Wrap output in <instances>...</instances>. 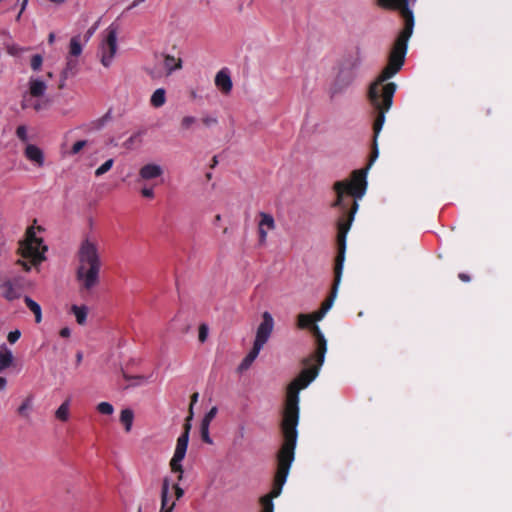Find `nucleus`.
Returning <instances> with one entry per match:
<instances>
[{
	"label": "nucleus",
	"instance_id": "obj_44",
	"mask_svg": "<svg viewBox=\"0 0 512 512\" xmlns=\"http://www.w3.org/2000/svg\"><path fill=\"white\" fill-rule=\"evenodd\" d=\"M141 195L145 198H154V190L152 188L144 187L141 189Z\"/></svg>",
	"mask_w": 512,
	"mask_h": 512
},
{
	"label": "nucleus",
	"instance_id": "obj_30",
	"mask_svg": "<svg viewBox=\"0 0 512 512\" xmlns=\"http://www.w3.org/2000/svg\"><path fill=\"white\" fill-rule=\"evenodd\" d=\"M113 163H114L113 159H108L100 167H98L96 169L95 175L98 177V176H101V175L105 174L106 172H108L112 168Z\"/></svg>",
	"mask_w": 512,
	"mask_h": 512
},
{
	"label": "nucleus",
	"instance_id": "obj_60",
	"mask_svg": "<svg viewBox=\"0 0 512 512\" xmlns=\"http://www.w3.org/2000/svg\"><path fill=\"white\" fill-rule=\"evenodd\" d=\"M138 512H141V508L138 509Z\"/></svg>",
	"mask_w": 512,
	"mask_h": 512
},
{
	"label": "nucleus",
	"instance_id": "obj_17",
	"mask_svg": "<svg viewBox=\"0 0 512 512\" xmlns=\"http://www.w3.org/2000/svg\"><path fill=\"white\" fill-rule=\"evenodd\" d=\"M169 480L165 478L161 489V509L160 512H173L175 503L168 504Z\"/></svg>",
	"mask_w": 512,
	"mask_h": 512
},
{
	"label": "nucleus",
	"instance_id": "obj_7",
	"mask_svg": "<svg viewBox=\"0 0 512 512\" xmlns=\"http://www.w3.org/2000/svg\"><path fill=\"white\" fill-rule=\"evenodd\" d=\"M183 433L178 437L176 448L174 451V455L170 461V467L172 472H178V481H181L183 478V467L182 460L185 458L188 442H189V433L191 430V423L185 421L183 425Z\"/></svg>",
	"mask_w": 512,
	"mask_h": 512
},
{
	"label": "nucleus",
	"instance_id": "obj_43",
	"mask_svg": "<svg viewBox=\"0 0 512 512\" xmlns=\"http://www.w3.org/2000/svg\"><path fill=\"white\" fill-rule=\"evenodd\" d=\"M21 51H22V48H20L17 45H10L7 47L8 54H10L12 56L18 55Z\"/></svg>",
	"mask_w": 512,
	"mask_h": 512
},
{
	"label": "nucleus",
	"instance_id": "obj_5",
	"mask_svg": "<svg viewBox=\"0 0 512 512\" xmlns=\"http://www.w3.org/2000/svg\"><path fill=\"white\" fill-rule=\"evenodd\" d=\"M47 247L43 244L42 238L36 236L32 227L28 228L25 240L19 243L18 252L22 259L17 263L25 271H30L32 266H37L45 260L44 253Z\"/></svg>",
	"mask_w": 512,
	"mask_h": 512
},
{
	"label": "nucleus",
	"instance_id": "obj_1",
	"mask_svg": "<svg viewBox=\"0 0 512 512\" xmlns=\"http://www.w3.org/2000/svg\"><path fill=\"white\" fill-rule=\"evenodd\" d=\"M297 325L300 329L309 328L312 331L316 341V350L313 355L303 360L306 367L287 386L280 425L282 443L276 454V471L271 491L258 499V503L262 507L261 512H274L273 499L281 494L286 483L291 465L295 459L298 438L297 426L299 423V392L318 376L327 351V341L320 328L314 324L310 314H299Z\"/></svg>",
	"mask_w": 512,
	"mask_h": 512
},
{
	"label": "nucleus",
	"instance_id": "obj_27",
	"mask_svg": "<svg viewBox=\"0 0 512 512\" xmlns=\"http://www.w3.org/2000/svg\"><path fill=\"white\" fill-rule=\"evenodd\" d=\"M82 53V45L79 36L72 37L69 46V55L77 57Z\"/></svg>",
	"mask_w": 512,
	"mask_h": 512
},
{
	"label": "nucleus",
	"instance_id": "obj_8",
	"mask_svg": "<svg viewBox=\"0 0 512 512\" xmlns=\"http://www.w3.org/2000/svg\"><path fill=\"white\" fill-rule=\"evenodd\" d=\"M274 329V319L269 312L262 314V322L258 325V353L268 342Z\"/></svg>",
	"mask_w": 512,
	"mask_h": 512
},
{
	"label": "nucleus",
	"instance_id": "obj_21",
	"mask_svg": "<svg viewBox=\"0 0 512 512\" xmlns=\"http://www.w3.org/2000/svg\"><path fill=\"white\" fill-rule=\"evenodd\" d=\"M32 406H33V396L29 395L23 400L21 405L18 407V409H17L18 415L21 416L22 418L29 419L30 410L32 409Z\"/></svg>",
	"mask_w": 512,
	"mask_h": 512
},
{
	"label": "nucleus",
	"instance_id": "obj_4",
	"mask_svg": "<svg viewBox=\"0 0 512 512\" xmlns=\"http://www.w3.org/2000/svg\"><path fill=\"white\" fill-rule=\"evenodd\" d=\"M76 257L78 261L76 279L80 291L88 292L100 282L102 262L98 240L94 237H85L80 242Z\"/></svg>",
	"mask_w": 512,
	"mask_h": 512
},
{
	"label": "nucleus",
	"instance_id": "obj_51",
	"mask_svg": "<svg viewBox=\"0 0 512 512\" xmlns=\"http://www.w3.org/2000/svg\"><path fill=\"white\" fill-rule=\"evenodd\" d=\"M7 381L4 377H0V391L4 390L6 387Z\"/></svg>",
	"mask_w": 512,
	"mask_h": 512
},
{
	"label": "nucleus",
	"instance_id": "obj_59",
	"mask_svg": "<svg viewBox=\"0 0 512 512\" xmlns=\"http://www.w3.org/2000/svg\"><path fill=\"white\" fill-rule=\"evenodd\" d=\"M206 177H207L208 180L211 179V173H207Z\"/></svg>",
	"mask_w": 512,
	"mask_h": 512
},
{
	"label": "nucleus",
	"instance_id": "obj_3",
	"mask_svg": "<svg viewBox=\"0 0 512 512\" xmlns=\"http://www.w3.org/2000/svg\"><path fill=\"white\" fill-rule=\"evenodd\" d=\"M414 25L403 26L398 33L388 55V62L377 78L370 84L368 100L376 116L373 122V146L366 172L379 154L377 139L385 123V115L390 110L397 89L394 82H388L403 67L408 50V41L413 34Z\"/></svg>",
	"mask_w": 512,
	"mask_h": 512
},
{
	"label": "nucleus",
	"instance_id": "obj_55",
	"mask_svg": "<svg viewBox=\"0 0 512 512\" xmlns=\"http://www.w3.org/2000/svg\"><path fill=\"white\" fill-rule=\"evenodd\" d=\"M82 360V354L79 352L77 353V361L80 362Z\"/></svg>",
	"mask_w": 512,
	"mask_h": 512
},
{
	"label": "nucleus",
	"instance_id": "obj_29",
	"mask_svg": "<svg viewBox=\"0 0 512 512\" xmlns=\"http://www.w3.org/2000/svg\"><path fill=\"white\" fill-rule=\"evenodd\" d=\"M97 411L104 415H111L114 412V407L108 402H100L97 405Z\"/></svg>",
	"mask_w": 512,
	"mask_h": 512
},
{
	"label": "nucleus",
	"instance_id": "obj_57",
	"mask_svg": "<svg viewBox=\"0 0 512 512\" xmlns=\"http://www.w3.org/2000/svg\"><path fill=\"white\" fill-rule=\"evenodd\" d=\"M220 220H221V216H220L219 214H218V215H216V216H215V221H216V222H218V221H220Z\"/></svg>",
	"mask_w": 512,
	"mask_h": 512
},
{
	"label": "nucleus",
	"instance_id": "obj_50",
	"mask_svg": "<svg viewBox=\"0 0 512 512\" xmlns=\"http://www.w3.org/2000/svg\"><path fill=\"white\" fill-rule=\"evenodd\" d=\"M458 277L463 282H469L470 281V276L468 274H466V273H459Z\"/></svg>",
	"mask_w": 512,
	"mask_h": 512
},
{
	"label": "nucleus",
	"instance_id": "obj_11",
	"mask_svg": "<svg viewBox=\"0 0 512 512\" xmlns=\"http://www.w3.org/2000/svg\"><path fill=\"white\" fill-rule=\"evenodd\" d=\"M215 85L223 94L231 92L233 85L230 77V71L227 68L221 69L216 74Z\"/></svg>",
	"mask_w": 512,
	"mask_h": 512
},
{
	"label": "nucleus",
	"instance_id": "obj_14",
	"mask_svg": "<svg viewBox=\"0 0 512 512\" xmlns=\"http://www.w3.org/2000/svg\"><path fill=\"white\" fill-rule=\"evenodd\" d=\"M162 174V167L154 163L146 164L139 170V176L142 180H152L160 177Z\"/></svg>",
	"mask_w": 512,
	"mask_h": 512
},
{
	"label": "nucleus",
	"instance_id": "obj_16",
	"mask_svg": "<svg viewBox=\"0 0 512 512\" xmlns=\"http://www.w3.org/2000/svg\"><path fill=\"white\" fill-rule=\"evenodd\" d=\"M256 359V338L252 343V347L246 357L242 360L239 366L236 369L238 374H243L246 372L253 364Z\"/></svg>",
	"mask_w": 512,
	"mask_h": 512
},
{
	"label": "nucleus",
	"instance_id": "obj_58",
	"mask_svg": "<svg viewBox=\"0 0 512 512\" xmlns=\"http://www.w3.org/2000/svg\"><path fill=\"white\" fill-rule=\"evenodd\" d=\"M149 74H150L153 78L157 77V75H156L153 71H149Z\"/></svg>",
	"mask_w": 512,
	"mask_h": 512
},
{
	"label": "nucleus",
	"instance_id": "obj_41",
	"mask_svg": "<svg viewBox=\"0 0 512 512\" xmlns=\"http://www.w3.org/2000/svg\"><path fill=\"white\" fill-rule=\"evenodd\" d=\"M20 336H21L20 331L19 330H14V331L9 332V334L7 336V340L11 344H13V343H15L16 341L19 340Z\"/></svg>",
	"mask_w": 512,
	"mask_h": 512
},
{
	"label": "nucleus",
	"instance_id": "obj_39",
	"mask_svg": "<svg viewBox=\"0 0 512 512\" xmlns=\"http://www.w3.org/2000/svg\"><path fill=\"white\" fill-rule=\"evenodd\" d=\"M86 144H87V141H85V140H80V141L75 142L71 148L70 153L72 155L78 154L86 146Z\"/></svg>",
	"mask_w": 512,
	"mask_h": 512
},
{
	"label": "nucleus",
	"instance_id": "obj_36",
	"mask_svg": "<svg viewBox=\"0 0 512 512\" xmlns=\"http://www.w3.org/2000/svg\"><path fill=\"white\" fill-rule=\"evenodd\" d=\"M198 397H199V394L197 392H195L191 395V402H190V406H189V415L187 416V418L185 420L187 422H191V420L193 418V406H194V404L197 403Z\"/></svg>",
	"mask_w": 512,
	"mask_h": 512
},
{
	"label": "nucleus",
	"instance_id": "obj_34",
	"mask_svg": "<svg viewBox=\"0 0 512 512\" xmlns=\"http://www.w3.org/2000/svg\"><path fill=\"white\" fill-rule=\"evenodd\" d=\"M217 414V408L216 407H212L204 416V418L202 419V422L201 424H206V425H210L211 421L215 418Z\"/></svg>",
	"mask_w": 512,
	"mask_h": 512
},
{
	"label": "nucleus",
	"instance_id": "obj_31",
	"mask_svg": "<svg viewBox=\"0 0 512 512\" xmlns=\"http://www.w3.org/2000/svg\"><path fill=\"white\" fill-rule=\"evenodd\" d=\"M200 433H201V439L203 442H205L207 444L213 443L212 439L209 436V425L201 424Z\"/></svg>",
	"mask_w": 512,
	"mask_h": 512
},
{
	"label": "nucleus",
	"instance_id": "obj_10",
	"mask_svg": "<svg viewBox=\"0 0 512 512\" xmlns=\"http://www.w3.org/2000/svg\"><path fill=\"white\" fill-rule=\"evenodd\" d=\"M260 221L258 222V244L266 241L267 231L275 229L274 218L266 213H260Z\"/></svg>",
	"mask_w": 512,
	"mask_h": 512
},
{
	"label": "nucleus",
	"instance_id": "obj_25",
	"mask_svg": "<svg viewBox=\"0 0 512 512\" xmlns=\"http://www.w3.org/2000/svg\"><path fill=\"white\" fill-rule=\"evenodd\" d=\"M134 414L131 409H124L120 414V421L125 426L126 432L131 430L133 424Z\"/></svg>",
	"mask_w": 512,
	"mask_h": 512
},
{
	"label": "nucleus",
	"instance_id": "obj_13",
	"mask_svg": "<svg viewBox=\"0 0 512 512\" xmlns=\"http://www.w3.org/2000/svg\"><path fill=\"white\" fill-rule=\"evenodd\" d=\"M25 157L35 163L37 166L42 167L44 165V154L43 151L34 144H28L24 150Z\"/></svg>",
	"mask_w": 512,
	"mask_h": 512
},
{
	"label": "nucleus",
	"instance_id": "obj_18",
	"mask_svg": "<svg viewBox=\"0 0 512 512\" xmlns=\"http://www.w3.org/2000/svg\"><path fill=\"white\" fill-rule=\"evenodd\" d=\"M163 65L166 70L167 75H170L175 70H179L182 68V60L181 58H176L172 55H164Z\"/></svg>",
	"mask_w": 512,
	"mask_h": 512
},
{
	"label": "nucleus",
	"instance_id": "obj_2",
	"mask_svg": "<svg viewBox=\"0 0 512 512\" xmlns=\"http://www.w3.org/2000/svg\"><path fill=\"white\" fill-rule=\"evenodd\" d=\"M366 189V169L354 170L351 173L350 179L336 181L333 184L336 198L330 206L332 208H339L342 214L337 220L336 242L338 252L335 258L334 282L329 296L322 302L320 307L326 313L331 309L337 296L345 260L346 237L359 207L357 200L364 196Z\"/></svg>",
	"mask_w": 512,
	"mask_h": 512
},
{
	"label": "nucleus",
	"instance_id": "obj_9",
	"mask_svg": "<svg viewBox=\"0 0 512 512\" xmlns=\"http://www.w3.org/2000/svg\"><path fill=\"white\" fill-rule=\"evenodd\" d=\"M0 290L1 295L8 301L19 299L23 291L22 279L6 280L0 285Z\"/></svg>",
	"mask_w": 512,
	"mask_h": 512
},
{
	"label": "nucleus",
	"instance_id": "obj_15",
	"mask_svg": "<svg viewBox=\"0 0 512 512\" xmlns=\"http://www.w3.org/2000/svg\"><path fill=\"white\" fill-rule=\"evenodd\" d=\"M47 86L44 81L31 78L29 80V91L26 93L29 97L39 98L44 95Z\"/></svg>",
	"mask_w": 512,
	"mask_h": 512
},
{
	"label": "nucleus",
	"instance_id": "obj_24",
	"mask_svg": "<svg viewBox=\"0 0 512 512\" xmlns=\"http://www.w3.org/2000/svg\"><path fill=\"white\" fill-rule=\"evenodd\" d=\"M69 410L70 399H66L56 410L55 417L62 422H66L69 419Z\"/></svg>",
	"mask_w": 512,
	"mask_h": 512
},
{
	"label": "nucleus",
	"instance_id": "obj_19",
	"mask_svg": "<svg viewBox=\"0 0 512 512\" xmlns=\"http://www.w3.org/2000/svg\"><path fill=\"white\" fill-rule=\"evenodd\" d=\"M166 103V91L163 88L156 89L151 98H150V104L154 108H160Z\"/></svg>",
	"mask_w": 512,
	"mask_h": 512
},
{
	"label": "nucleus",
	"instance_id": "obj_22",
	"mask_svg": "<svg viewBox=\"0 0 512 512\" xmlns=\"http://www.w3.org/2000/svg\"><path fill=\"white\" fill-rule=\"evenodd\" d=\"M24 302L26 306L33 312L35 316V322L40 323L42 321V311L40 305L29 296L24 297Z\"/></svg>",
	"mask_w": 512,
	"mask_h": 512
},
{
	"label": "nucleus",
	"instance_id": "obj_40",
	"mask_svg": "<svg viewBox=\"0 0 512 512\" xmlns=\"http://www.w3.org/2000/svg\"><path fill=\"white\" fill-rule=\"evenodd\" d=\"M202 123L206 127H211V126L216 125L218 123V120H217V118L212 117V116H205L202 118Z\"/></svg>",
	"mask_w": 512,
	"mask_h": 512
},
{
	"label": "nucleus",
	"instance_id": "obj_56",
	"mask_svg": "<svg viewBox=\"0 0 512 512\" xmlns=\"http://www.w3.org/2000/svg\"><path fill=\"white\" fill-rule=\"evenodd\" d=\"M53 3H63L65 0H50Z\"/></svg>",
	"mask_w": 512,
	"mask_h": 512
},
{
	"label": "nucleus",
	"instance_id": "obj_28",
	"mask_svg": "<svg viewBox=\"0 0 512 512\" xmlns=\"http://www.w3.org/2000/svg\"><path fill=\"white\" fill-rule=\"evenodd\" d=\"M350 68H358L362 62L361 50L360 48L356 49V53L354 56H350L346 59Z\"/></svg>",
	"mask_w": 512,
	"mask_h": 512
},
{
	"label": "nucleus",
	"instance_id": "obj_45",
	"mask_svg": "<svg viewBox=\"0 0 512 512\" xmlns=\"http://www.w3.org/2000/svg\"><path fill=\"white\" fill-rule=\"evenodd\" d=\"M173 489H174L175 497L177 500H179L180 498L183 497L184 490L178 484H174Z\"/></svg>",
	"mask_w": 512,
	"mask_h": 512
},
{
	"label": "nucleus",
	"instance_id": "obj_53",
	"mask_svg": "<svg viewBox=\"0 0 512 512\" xmlns=\"http://www.w3.org/2000/svg\"><path fill=\"white\" fill-rule=\"evenodd\" d=\"M54 39H55L54 33H50L48 36L49 43L52 44L54 42Z\"/></svg>",
	"mask_w": 512,
	"mask_h": 512
},
{
	"label": "nucleus",
	"instance_id": "obj_38",
	"mask_svg": "<svg viewBox=\"0 0 512 512\" xmlns=\"http://www.w3.org/2000/svg\"><path fill=\"white\" fill-rule=\"evenodd\" d=\"M73 66V62L71 60H68L66 69L61 74V81L59 84V88L62 89L65 86V81L68 78V70L71 69Z\"/></svg>",
	"mask_w": 512,
	"mask_h": 512
},
{
	"label": "nucleus",
	"instance_id": "obj_6",
	"mask_svg": "<svg viewBox=\"0 0 512 512\" xmlns=\"http://www.w3.org/2000/svg\"><path fill=\"white\" fill-rule=\"evenodd\" d=\"M104 34V38L99 46L98 55L100 57L101 64L104 67L108 68L111 66L118 49V28L115 25L111 24L106 28Z\"/></svg>",
	"mask_w": 512,
	"mask_h": 512
},
{
	"label": "nucleus",
	"instance_id": "obj_20",
	"mask_svg": "<svg viewBox=\"0 0 512 512\" xmlns=\"http://www.w3.org/2000/svg\"><path fill=\"white\" fill-rule=\"evenodd\" d=\"M13 362L12 352L5 346L0 347V371L11 366Z\"/></svg>",
	"mask_w": 512,
	"mask_h": 512
},
{
	"label": "nucleus",
	"instance_id": "obj_12",
	"mask_svg": "<svg viewBox=\"0 0 512 512\" xmlns=\"http://www.w3.org/2000/svg\"><path fill=\"white\" fill-rule=\"evenodd\" d=\"M33 98L34 97H29L27 94H24L21 101V108H32L36 112H40L42 110H47L51 105V101L49 99L33 100Z\"/></svg>",
	"mask_w": 512,
	"mask_h": 512
},
{
	"label": "nucleus",
	"instance_id": "obj_48",
	"mask_svg": "<svg viewBox=\"0 0 512 512\" xmlns=\"http://www.w3.org/2000/svg\"><path fill=\"white\" fill-rule=\"evenodd\" d=\"M143 2H145V0H133L132 3L127 7V10H131V9L139 6Z\"/></svg>",
	"mask_w": 512,
	"mask_h": 512
},
{
	"label": "nucleus",
	"instance_id": "obj_35",
	"mask_svg": "<svg viewBox=\"0 0 512 512\" xmlns=\"http://www.w3.org/2000/svg\"><path fill=\"white\" fill-rule=\"evenodd\" d=\"M196 121H197V120H196V118H195V117H193V116H185V117H183V118H182V120H181V127H182V129H184V130H188V129H190V128H191V126H192L193 124H195V123H196Z\"/></svg>",
	"mask_w": 512,
	"mask_h": 512
},
{
	"label": "nucleus",
	"instance_id": "obj_46",
	"mask_svg": "<svg viewBox=\"0 0 512 512\" xmlns=\"http://www.w3.org/2000/svg\"><path fill=\"white\" fill-rule=\"evenodd\" d=\"M123 377L127 381H131V380L144 381L145 380L144 376H140V375H138V376H130V375L126 374L125 372H123Z\"/></svg>",
	"mask_w": 512,
	"mask_h": 512
},
{
	"label": "nucleus",
	"instance_id": "obj_37",
	"mask_svg": "<svg viewBox=\"0 0 512 512\" xmlns=\"http://www.w3.org/2000/svg\"><path fill=\"white\" fill-rule=\"evenodd\" d=\"M42 63H43V58L41 55L39 54H36L34 55L32 58H31V68L34 70V71H37L41 68L42 66Z\"/></svg>",
	"mask_w": 512,
	"mask_h": 512
},
{
	"label": "nucleus",
	"instance_id": "obj_32",
	"mask_svg": "<svg viewBox=\"0 0 512 512\" xmlns=\"http://www.w3.org/2000/svg\"><path fill=\"white\" fill-rule=\"evenodd\" d=\"M16 136L19 138L22 142L28 141V135H27V127L25 125H20L16 129Z\"/></svg>",
	"mask_w": 512,
	"mask_h": 512
},
{
	"label": "nucleus",
	"instance_id": "obj_42",
	"mask_svg": "<svg viewBox=\"0 0 512 512\" xmlns=\"http://www.w3.org/2000/svg\"><path fill=\"white\" fill-rule=\"evenodd\" d=\"M313 318V322L314 324L317 322V321H320L323 319V317L326 315V312H324L322 309H319L313 313L310 314Z\"/></svg>",
	"mask_w": 512,
	"mask_h": 512
},
{
	"label": "nucleus",
	"instance_id": "obj_47",
	"mask_svg": "<svg viewBox=\"0 0 512 512\" xmlns=\"http://www.w3.org/2000/svg\"><path fill=\"white\" fill-rule=\"evenodd\" d=\"M59 335L63 338H68L71 335V331L68 327H64L60 330Z\"/></svg>",
	"mask_w": 512,
	"mask_h": 512
},
{
	"label": "nucleus",
	"instance_id": "obj_23",
	"mask_svg": "<svg viewBox=\"0 0 512 512\" xmlns=\"http://www.w3.org/2000/svg\"><path fill=\"white\" fill-rule=\"evenodd\" d=\"M71 311L75 315L76 321L79 325H84L86 323L88 308L85 305H72Z\"/></svg>",
	"mask_w": 512,
	"mask_h": 512
},
{
	"label": "nucleus",
	"instance_id": "obj_26",
	"mask_svg": "<svg viewBox=\"0 0 512 512\" xmlns=\"http://www.w3.org/2000/svg\"><path fill=\"white\" fill-rule=\"evenodd\" d=\"M146 133V130H139L135 133H133L125 142H124V146L127 148V149H131L133 148V146L135 144H140L141 143V138L142 136Z\"/></svg>",
	"mask_w": 512,
	"mask_h": 512
},
{
	"label": "nucleus",
	"instance_id": "obj_52",
	"mask_svg": "<svg viewBox=\"0 0 512 512\" xmlns=\"http://www.w3.org/2000/svg\"><path fill=\"white\" fill-rule=\"evenodd\" d=\"M26 2H27V0H24V2H23V4H22L21 11H20V12H19V14L17 15V18H16L17 20H19V19H20L21 14H22L23 10L25 9Z\"/></svg>",
	"mask_w": 512,
	"mask_h": 512
},
{
	"label": "nucleus",
	"instance_id": "obj_54",
	"mask_svg": "<svg viewBox=\"0 0 512 512\" xmlns=\"http://www.w3.org/2000/svg\"><path fill=\"white\" fill-rule=\"evenodd\" d=\"M212 161H213V163H212L211 167L213 168V167H215V166L217 165V163H218V161H217V157H216V156H214V157H213V159H212Z\"/></svg>",
	"mask_w": 512,
	"mask_h": 512
},
{
	"label": "nucleus",
	"instance_id": "obj_33",
	"mask_svg": "<svg viewBox=\"0 0 512 512\" xmlns=\"http://www.w3.org/2000/svg\"><path fill=\"white\" fill-rule=\"evenodd\" d=\"M209 328L206 324L202 323L199 326L198 339L201 343H204L208 337Z\"/></svg>",
	"mask_w": 512,
	"mask_h": 512
},
{
	"label": "nucleus",
	"instance_id": "obj_49",
	"mask_svg": "<svg viewBox=\"0 0 512 512\" xmlns=\"http://www.w3.org/2000/svg\"><path fill=\"white\" fill-rule=\"evenodd\" d=\"M97 29V26L94 25L93 27H91L90 29H88L86 35H85V38L86 40L88 41L90 39V37L94 34V32L96 31Z\"/></svg>",
	"mask_w": 512,
	"mask_h": 512
}]
</instances>
